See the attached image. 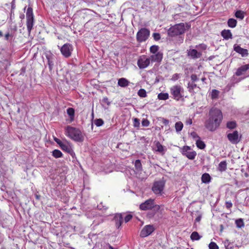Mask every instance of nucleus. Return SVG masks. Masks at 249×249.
Here are the masks:
<instances>
[{
	"mask_svg": "<svg viewBox=\"0 0 249 249\" xmlns=\"http://www.w3.org/2000/svg\"><path fill=\"white\" fill-rule=\"evenodd\" d=\"M103 100V102L107 104V105H109L110 104V102H109L108 99L107 97H104Z\"/></svg>",
	"mask_w": 249,
	"mask_h": 249,
	"instance_id": "nucleus-55",
	"label": "nucleus"
},
{
	"mask_svg": "<svg viewBox=\"0 0 249 249\" xmlns=\"http://www.w3.org/2000/svg\"><path fill=\"white\" fill-rule=\"evenodd\" d=\"M227 162L225 160L222 161L218 164V170L221 172H224L227 169Z\"/></svg>",
	"mask_w": 249,
	"mask_h": 249,
	"instance_id": "nucleus-22",
	"label": "nucleus"
},
{
	"mask_svg": "<svg viewBox=\"0 0 249 249\" xmlns=\"http://www.w3.org/2000/svg\"><path fill=\"white\" fill-rule=\"evenodd\" d=\"M191 78L193 82L196 81L198 80L197 75L196 74H192L191 76Z\"/></svg>",
	"mask_w": 249,
	"mask_h": 249,
	"instance_id": "nucleus-49",
	"label": "nucleus"
},
{
	"mask_svg": "<svg viewBox=\"0 0 249 249\" xmlns=\"http://www.w3.org/2000/svg\"><path fill=\"white\" fill-rule=\"evenodd\" d=\"M170 93L172 95V98L179 101L184 97V89L180 85H175L170 88Z\"/></svg>",
	"mask_w": 249,
	"mask_h": 249,
	"instance_id": "nucleus-5",
	"label": "nucleus"
},
{
	"mask_svg": "<svg viewBox=\"0 0 249 249\" xmlns=\"http://www.w3.org/2000/svg\"><path fill=\"white\" fill-rule=\"evenodd\" d=\"M134 165L135 169L137 171L139 172L142 171V165L140 160H135Z\"/></svg>",
	"mask_w": 249,
	"mask_h": 249,
	"instance_id": "nucleus-27",
	"label": "nucleus"
},
{
	"mask_svg": "<svg viewBox=\"0 0 249 249\" xmlns=\"http://www.w3.org/2000/svg\"><path fill=\"white\" fill-rule=\"evenodd\" d=\"M247 71V69L246 68L245 65L242 66L241 67H239L237 69L235 74L237 76H240L242 74H243L245 72H246Z\"/></svg>",
	"mask_w": 249,
	"mask_h": 249,
	"instance_id": "nucleus-25",
	"label": "nucleus"
},
{
	"mask_svg": "<svg viewBox=\"0 0 249 249\" xmlns=\"http://www.w3.org/2000/svg\"><path fill=\"white\" fill-rule=\"evenodd\" d=\"M232 206V203L231 201H227L226 202V206L228 209H230Z\"/></svg>",
	"mask_w": 249,
	"mask_h": 249,
	"instance_id": "nucleus-50",
	"label": "nucleus"
},
{
	"mask_svg": "<svg viewBox=\"0 0 249 249\" xmlns=\"http://www.w3.org/2000/svg\"><path fill=\"white\" fill-rule=\"evenodd\" d=\"M222 119L221 111L216 107H213L209 112V118L205 122V126L209 131H214L220 125Z\"/></svg>",
	"mask_w": 249,
	"mask_h": 249,
	"instance_id": "nucleus-1",
	"label": "nucleus"
},
{
	"mask_svg": "<svg viewBox=\"0 0 249 249\" xmlns=\"http://www.w3.org/2000/svg\"><path fill=\"white\" fill-rule=\"evenodd\" d=\"M150 62H151L149 57L142 55L138 59L137 65L140 69H144L150 65Z\"/></svg>",
	"mask_w": 249,
	"mask_h": 249,
	"instance_id": "nucleus-13",
	"label": "nucleus"
},
{
	"mask_svg": "<svg viewBox=\"0 0 249 249\" xmlns=\"http://www.w3.org/2000/svg\"><path fill=\"white\" fill-rule=\"evenodd\" d=\"M3 36V33L2 32L0 31V38Z\"/></svg>",
	"mask_w": 249,
	"mask_h": 249,
	"instance_id": "nucleus-60",
	"label": "nucleus"
},
{
	"mask_svg": "<svg viewBox=\"0 0 249 249\" xmlns=\"http://www.w3.org/2000/svg\"><path fill=\"white\" fill-rule=\"evenodd\" d=\"M201 237L202 236L197 231H193L190 235V238L192 241L199 240Z\"/></svg>",
	"mask_w": 249,
	"mask_h": 249,
	"instance_id": "nucleus-23",
	"label": "nucleus"
},
{
	"mask_svg": "<svg viewBox=\"0 0 249 249\" xmlns=\"http://www.w3.org/2000/svg\"><path fill=\"white\" fill-rule=\"evenodd\" d=\"M140 120L138 118H134L133 119V125L135 127H139L140 126Z\"/></svg>",
	"mask_w": 249,
	"mask_h": 249,
	"instance_id": "nucleus-43",
	"label": "nucleus"
},
{
	"mask_svg": "<svg viewBox=\"0 0 249 249\" xmlns=\"http://www.w3.org/2000/svg\"><path fill=\"white\" fill-rule=\"evenodd\" d=\"M54 141L59 145V146L63 143V142H62L61 140L56 138H54Z\"/></svg>",
	"mask_w": 249,
	"mask_h": 249,
	"instance_id": "nucleus-52",
	"label": "nucleus"
},
{
	"mask_svg": "<svg viewBox=\"0 0 249 249\" xmlns=\"http://www.w3.org/2000/svg\"><path fill=\"white\" fill-rule=\"evenodd\" d=\"M60 147L65 151L69 152L71 151L70 147L68 144L63 142L60 145Z\"/></svg>",
	"mask_w": 249,
	"mask_h": 249,
	"instance_id": "nucleus-39",
	"label": "nucleus"
},
{
	"mask_svg": "<svg viewBox=\"0 0 249 249\" xmlns=\"http://www.w3.org/2000/svg\"><path fill=\"white\" fill-rule=\"evenodd\" d=\"M46 58L47 59V64L49 66V70L51 71L53 70V61L52 59V57L51 55H46Z\"/></svg>",
	"mask_w": 249,
	"mask_h": 249,
	"instance_id": "nucleus-24",
	"label": "nucleus"
},
{
	"mask_svg": "<svg viewBox=\"0 0 249 249\" xmlns=\"http://www.w3.org/2000/svg\"><path fill=\"white\" fill-rule=\"evenodd\" d=\"M165 186V181L163 180H159L155 181L152 187V190L153 193L158 196H161Z\"/></svg>",
	"mask_w": 249,
	"mask_h": 249,
	"instance_id": "nucleus-7",
	"label": "nucleus"
},
{
	"mask_svg": "<svg viewBox=\"0 0 249 249\" xmlns=\"http://www.w3.org/2000/svg\"><path fill=\"white\" fill-rule=\"evenodd\" d=\"M191 136L194 139L197 138L198 139H199V138H200L196 132L192 133Z\"/></svg>",
	"mask_w": 249,
	"mask_h": 249,
	"instance_id": "nucleus-54",
	"label": "nucleus"
},
{
	"mask_svg": "<svg viewBox=\"0 0 249 249\" xmlns=\"http://www.w3.org/2000/svg\"><path fill=\"white\" fill-rule=\"evenodd\" d=\"M138 95L141 97H146L147 96V94L146 90L143 89H141L138 91Z\"/></svg>",
	"mask_w": 249,
	"mask_h": 249,
	"instance_id": "nucleus-36",
	"label": "nucleus"
},
{
	"mask_svg": "<svg viewBox=\"0 0 249 249\" xmlns=\"http://www.w3.org/2000/svg\"><path fill=\"white\" fill-rule=\"evenodd\" d=\"M201 219V216L198 215L195 219L196 222H199Z\"/></svg>",
	"mask_w": 249,
	"mask_h": 249,
	"instance_id": "nucleus-57",
	"label": "nucleus"
},
{
	"mask_svg": "<svg viewBox=\"0 0 249 249\" xmlns=\"http://www.w3.org/2000/svg\"><path fill=\"white\" fill-rule=\"evenodd\" d=\"M179 78V74H178V73H175L174 74L172 77V80H173V81H176L177 80H178Z\"/></svg>",
	"mask_w": 249,
	"mask_h": 249,
	"instance_id": "nucleus-51",
	"label": "nucleus"
},
{
	"mask_svg": "<svg viewBox=\"0 0 249 249\" xmlns=\"http://www.w3.org/2000/svg\"><path fill=\"white\" fill-rule=\"evenodd\" d=\"M235 16L240 19H243L244 18V12L241 10H238L236 12Z\"/></svg>",
	"mask_w": 249,
	"mask_h": 249,
	"instance_id": "nucleus-35",
	"label": "nucleus"
},
{
	"mask_svg": "<svg viewBox=\"0 0 249 249\" xmlns=\"http://www.w3.org/2000/svg\"><path fill=\"white\" fill-rule=\"evenodd\" d=\"M149 124V121L147 119H143L142 121V124L143 126H148Z\"/></svg>",
	"mask_w": 249,
	"mask_h": 249,
	"instance_id": "nucleus-45",
	"label": "nucleus"
},
{
	"mask_svg": "<svg viewBox=\"0 0 249 249\" xmlns=\"http://www.w3.org/2000/svg\"><path fill=\"white\" fill-rule=\"evenodd\" d=\"M159 47L158 46L153 45L150 48V53H161V52L159 51Z\"/></svg>",
	"mask_w": 249,
	"mask_h": 249,
	"instance_id": "nucleus-34",
	"label": "nucleus"
},
{
	"mask_svg": "<svg viewBox=\"0 0 249 249\" xmlns=\"http://www.w3.org/2000/svg\"><path fill=\"white\" fill-rule=\"evenodd\" d=\"M68 114L70 116L71 118H73L74 115V110L73 108L69 107L67 110Z\"/></svg>",
	"mask_w": 249,
	"mask_h": 249,
	"instance_id": "nucleus-41",
	"label": "nucleus"
},
{
	"mask_svg": "<svg viewBox=\"0 0 249 249\" xmlns=\"http://www.w3.org/2000/svg\"><path fill=\"white\" fill-rule=\"evenodd\" d=\"M169 120H167V119H163V123L165 124V125H168L169 124Z\"/></svg>",
	"mask_w": 249,
	"mask_h": 249,
	"instance_id": "nucleus-58",
	"label": "nucleus"
},
{
	"mask_svg": "<svg viewBox=\"0 0 249 249\" xmlns=\"http://www.w3.org/2000/svg\"><path fill=\"white\" fill-rule=\"evenodd\" d=\"M158 211H154V210H153L152 212H149L147 214L148 217L149 218H152L153 217L155 214H156V213Z\"/></svg>",
	"mask_w": 249,
	"mask_h": 249,
	"instance_id": "nucleus-48",
	"label": "nucleus"
},
{
	"mask_svg": "<svg viewBox=\"0 0 249 249\" xmlns=\"http://www.w3.org/2000/svg\"><path fill=\"white\" fill-rule=\"evenodd\" d=\"M155 151L158 152L163 155L165 154L166 151V148L165 146H163L159 142H155Z\"/></svg>",
	"mask_w": 249,
	"mask_h": 249,
	"instance_id": "nucleus-16",
	"label": "nucleus"
},
{
	"mask_svg": "<svg viewBox=\"0 0 249 249\" xmlns=\"http://www.w3.org/2000/svg\"><path fill=\"white\" fill-rule=\"evenodd\" d=\"M99 205H101V207H103V205H102V203L100 204Z\"/></svg>",
	"mask_w": 249,
	"mask_h": 249,
	"instance_id": "nucleus-64",
	"label": "nucleus"
},
{
	"mask_svg": "<svg viewBox=\"0 0 249 249\" xmlns=\"http://www.w3.org/2000/svg\"><path fill=\"white\" fill-rule=\"evenodd\" d=\"M26 18L27 29L28 34L30 35L33 29L35 22L33 10L32 8L31 7H29L27 8L26 13Z\"/></svg>",
	"mask_w": 249,
	"mask_h": 249,
	"instance_id": "nucleus-6",
	"label": "nucleus"
},
{
	"mask_svg": "<svg viewBox=\"0 0 249 249\" xmlns=\"http://www.w3.org/2000/svg\"><path fill=\"white\" fill-rule=\"evenodd\" d=\"M206 78L205 77H203L201 78V80L203 81V82H204V81L206 80Z\"/></svg>",
	"mask_w": 249,
	"mask_h": 249,
	"instance_id": "nucleus-61",
	"label": "nucleus"
},
{
	"mask_svg": "<svg viewBox=\"0 0 249 249\" xmlns=\"http://www.w3.org/2000/svg\"><path fill=\"white\" fill-rule=\"evenodd\" d=\"M14 36L13 34H10L9 32H7L6 34H5L4 37L5 39L7 41H10V38H13Z\"/></svg>",
	"mask_w": 249,
	"mask_h": 249,
	"instance_id": "nucleus-44",
	"label": "nucleus"
},
{
	"mask_svg": "<svg viewBox=\"0 0 249 249\" xmlns=\"http://www.w3.org/2000/svg\"><path fill=\"white\" fill-rule=\"evenodd\" d=\"M233 50L237 53L240 54L242 57H247L249 54L248 50L247 49L242 48L237 44H234L233 45Z\"/></svg>",
	"mask_w": 249,
	"mask_h": 249,
	"instance_id": "nucleus-14",
	"label": "nucleus"
},
{
	"mask_svg": "<svg viewBox=\"0 0 249 249\" xmlns=\"http://www.w3.org/2000/svg\"><path fill=\"white\" fill-rule=\"evenodd\" d=\"M245 66L247 70L249 69V63L248 64L245 65Z\"/></svg>",
	"mask_w": 249,
	"mask_h": 249,
	"instance_id": "nucleus-59",
	"label": "nucleus"
},
{
	"mask_svg": "<svg viewBox=\"0 0 249 249\" xmlns=\"http://www.w3.org/2000/svg\"><path fill=\"white\" fill-rule=\"evenodd\" d=\"M129 83L130 82L125 78H121L118 81V86L123 88L128 86Z\"/></svg>",
	"mask_w": 249,
	"mask_h": 249,
	"instance_id": "nucleus-19",
	"label": "nucleus"
},
{
	"mask_svg": "<svg viewBox=\"0 0 249 249\" xmlns=\"http://www.w3.org/2000/svg\"><path fill=\"white\" fill-rule=\"evenodd\" d=\"M219 91L216 89H213L211 92V97L212 99H216L218 97Z\"/></svg>",
	"mask_w": 249,
	"mask_h": 249,
	"instance_id": "nucleus-40",
	"label": "nucleus"
},
{
	"mask_svg": "<svg viewBox=\"0 0 249 249\" xmlns=\"http://www.w3.org/2000/svg\"><path fill=\"white\" fill-rule=\"evenodd\" d=\"M24 17V15H22V16H20V18H22Z\"/></svg>",
	"mask_w": 249,
	"mask_h": 249,
	"instance_id": "nucleus-63",
	"label": "nucleus"
},
{
	"mask_svg": "<svg viewBox=\"0 0 249 249\" xmlns=\"http://www.w3.org/2000/svg\"><path fill=\"white\" fill-rule=\"evenodd\" d=\"M192 124V120L190 118H189L186 121V124Z\"/></svg>",
	"mask_w": 249,
	"mask_h": 249,
	"instance_id": "nucleus-56",
	"label": "nucleus"
},
{
	"mask_svg": "<svg viewBox=\"0 0 249 249\" xmlns=\"http://www.w3.org/2000/svg\"><path fill=\"white\" fill-rule=\"evenodd\" d=\"M150 35V31L145 28H141L137 33L136 39L138 42L145 41L148 39Z\"/></svg>",
	"mask_w": 249,
	"mask_h": 249,
	"instance_id": "nucleus-8",
	"label": "nucleus"
},
{
	"mask_svg": "<svg viewBox=\"0 0 249 249\" xmlns=\"http://www.w3.org/2000/svg\"><path fill=\"white\" fill-rule=\"evenodd\" d=\"M132 218V215L130 214H127L125 217H124V221L125 223H127L128 222V221H129Z\"/></svg>",
	"mask_w": 249,
	"mask_h": 249,
	"instance_id": "nucleus-47",
	"label": "nucleus"
},
{
	"mask_svg": "<svg viewBox=\"0 0 249 249\" xmlns=\"http://www.w3.org/2000/svg\"><path fill=\"white\" fill-rule=\"evenodd\" d=\"M183 124L180 122H178L175 124V129L177 132H180L183 128Z\"/></svg>",
	"mask_w": 249,
	"mask_h": 249,
	"instance_id": "nucleus-28",
	"label": "nucleus"
},
{
	"mask_svg": "<svg viewBox=\"0 0 249 249\" xmlns=\"http://www.w3.org/2000/svg\"><path fill=\"white\" fill-rule=\"evenodd\" d=\"M65 135L73 141L78 142H83L84 135L78 128L68 125L65 128Z\"/></svg>",
	"mask_w": 249,
	"mask_h": 249,
	"instance_id": "nucleus-2",
	"label": "nucleus"
},
{
	"mask_svg": "<svg viewBox=\"0 0 249 249\" xmlns=\"http://www.w3.org/2000/svg\"><path fill=\"white\" fill-rule=\"evenodd\" d=\"M140 209L142 211L154 209V211H159L160 206L155 204L154 199L149 198L140 204Z\"/></svg>",
	"mask_w": 249,
	"mask_h": 249,
	"instance_id": "nucleus-4",
	"label": "nucleus"
},
{
	"mask_svg": "<svg viewBox=\"0 0 249 249\" xmlns=\"http://www.w3.org/2000/svg\"><path fill=\"white\" fill-rule=\"evenodd\" d=\"M97 207H98V209L102 210L103 211H104V210L105 211V210H107V207L106 206H103V207H101V205H98L97 206Z\"/></svg>",
	"mask_w": 249,
	"mask_h": 249,
	"instance_id": "nucleus-53",
	"label": "nucleus"
},
{
	"mask_svg": "<svg viewBox=\"0 0 249 249\" xmlns=\"http://www.w3.org/2000/svg\"><path fill=\"white\" fill-rule=\"evenodd\" d=\"M52 155L55 158L62 157L63 155L62 152L57 149L53 150L52 152Z\"/></svg>",
	"mask_w": 249,
	"mask_h": 249,
	"instance_id": "nucleus-31",
	"label": "nucleus"
},
{
	"mask_svg": "<svg viewBox=\"0 0 249 249\" xmlns=\"http://www.w3.org/2000/svg\"><path fill=\"white\" fill-rule=\"evenodd\" d=\"M123 217L121 213H117L114 217L113 220L115 223L116 226L119 228L123 223Z\"/></svg>",
	"mask_w": 249,
	"mask_h": 249,
	"instance_id": "nucleus-18",
	"label": "nucleus"
},
{
	"mask_svg": "<svg viewBox=\"0 0 249 249\" xmlns=\"http://www.w3.org/2000/svg\"><path fill=\"white\" fill-rule=\"evenodd\" d=\"M235 224L237 228H241L245 226L243 219L239 218L235 221Z\"/></svg>",
	"mask_w": 249,
	"mask_h": 249,
	"instance_id": "nucleus-32",
	"label": "nucleus"
},
{
	"mask_svg": "<svg viewBox=\"0 0 249 249\" xmlns=\"http://www.w3.org/2000/svg\"><path fill=\"white\" fill-rule=\"evenodd\" d=\"M245 177H248V174L247 173H245Z\"/></svg>",
	"mask_w": 249,
	"mask_h": 249,
	"instance_id": "nucleus-62",
	"label": "nucleus"
},
{
	"mask_svg": "<svg viewBox=\"0 0 249 249\" xmlns=\"http://www.w3.org/2000/svg\"><path fill=\"white\" fill-rule=\"evenodd\" d=\"M159 100H166L169 98V94L167 93H160L158 95Z\"/></svg>",
	"mask_w": 249,
	"mask_h": 249,
	"instance_id": "nucleus-29",
	"label": "nucleus"
},
{
	"mask_svg": "<svg viewBox=\"0 0 249 249\" xmlns=\"http://www.w3.org/2000/svg\"><path fill=\"white\" fill-rule=\"evenodd\" d=\"M237 21L234 18H230L228 21V25L231 28H234L236 26Z\"/></svg>",
	"mask_w": 249,
	"mask_h": 249,
	"instance_id": "nucleus-33",
	"label": "nucleus"
},
{
	"mask_svg": "<svg viewBox=\"0 0 249 249\" xmlns=\"http://www.w3.org/2000/svg\"><path fill=\"white\" fill-rule=\"evenodd\" d=\"M73 51V47L70 43H66L60 48V51L62 55L66 57H69Z\"/></svg>",
	"mask_w": 249,
	"mask_h": 249,
	"instance_id": "nucleus-10",
	"label": "nucleus"
},
{
	"mask_svg": "<svg viewBox=\"0 0 249 249\" xmlns=\"http://www.w3.org/2000/svg\"><path fill=\"white\" fill-rule=\"evenodd\" d=\"M227 127L229 129H234L236 127L237 124L235 121H229L227 123Z\"/></svg>",
	"mask_w": 249,
	"mask_h": 249,
	"instance_id": "nucleus-30",
	"label": "nucleus"
},
{
	"mask_svg": "<svg viewBox=\"0 0 249 249\" xmlns=\"http://www.w3.org/2000/svg\"><path fill=\"white\" fill-rule=\"evenodd\" d=\"M185 31L184 24L181 23L170 27L168 31V35L170 36H175L183 34Z\"/></svg>",
	"mask_w": 249,
	"mask_h": 249,
	"instance_id": "nucleus-3",
	"label": "nucleus"
},
{
	"mask_svg": "<svg viewBox=\"0 0 249 249\" xmlns=\"http://www.w3.org/2000/svg\"><path fill=\"white\" fill-rule=\"evenodd\" d=\"M182 154L190 160H194L196 156V153L192 150L188 146H184L182 148Z\"/></svg>",
	"mask_w": 249,
	"mask_h": 249,
	"instance_id": "nucleus-12",
	"label": "nucleus"
},
{
	"mask_svg": "<svg viewBox=\"0 0 249 249\" xmlns=\"http://www.w3.org/2000/svg\"><path fill=\"white\" fill-rule=\"evenodd\" d=\"M227 137L228 140L232 144H237L241 139L239 133L237 130L233 131L232 132L227 133Z\"/></svg>",
	"mask_w": 249,
	"mask_h": 249,
	"instance_id": "nucleus-9",
	"label": "nucleus"
},
{
	"mask_svg": "<svg viewBox=\"0 0 249 249\" xmlns=\"http://www.w3.org/2000/svg\"><path fill=\"white\" fill-rule=\"evenodd\" d=\"M196 146L200 149H203L206 147V144L204 142L201 141L200 138H199V139L196 140Z\"/></svg>",
	"mask_w": 249,
	"mask_h": 249,
	"instance_id": "nucleus-26",
	"label": "nucleus"
},
{
	"mask_svg": "<svg viewBox=\"0 0 249 249\" xmlns=\"http://www.w3.org/2000/svg\"><path fill=\"white\" fill-rule=\"evenodd\" d=\"M196 87V85L193 83H189L188 84V90L190 92H194V89Z\"/></svg>",
	"mask_w": 249,
	"mask_h": 249,
	"instance_id": "nucleus-37",
	"label": "nucleus"
},
{
	"mask_svg": "<svg viewBox=\"0 0 249 249\" xmlns=\"http://www.w3.org/2000/svg\"><path fill=\"white\" fill-rule=\"evenodd\" d=\"M211 177L208 173H204L201 176V181L204 183H209L211 181Z\"/></svg>",
	"mask_w": 249,
	"mask_h": 249,
	"instance_id": "nucleus-21",
	"label": "nucleus"
},
{
	"mask_svg": "<svg viewBox=\"0 0 249 249\" xmlns=\"http://www.w3.org/2000/svg\"><path fill=\"white\" fill-rule=\"evenodd\" d=\"M151 62L160 63L163 58L162 53H153L149 57Z\"/></svg>",
	"mask_w": 249,
	"mask_h": 249,
	"instance_id": "nucleus-15",
	"label": "nucleus"
},
{
	"mask_svg": "<svg viewBox=\"0 0 249 249\" xmlns=\"http://www.w3.org/2000/svg\"><path fill=\"white\" fill-rule=\"evenodd\" d=\"M209 249H219L218 246L217 245V244L213 242H211L209 245Z\"/></svg>",
	"mask_w": 249,
	"mask_h": 249,
	"instance_id": "nucleus-42",
	"label": "nucleus"
},
{
	"mask_svg": "<svg viewBox=\"0 0 249 249\" xmlns=\"http://www.w3.org/2000/svg\"><path fill=\"white\" fill-rule=\"evenodd\" d=\"M104 121L102 119H96L94 121V124L97 126H101L104 124Z\"/></svg>",
	"mask_w": 249,
	"mask_h": 249,
	"instance_id": "nucleus-38",
	"label": "nucleus"
},
{
	"mask_svg": "<svg viewBox=\"0 0 249 249\" xmlns=\"http://www.w3.org/2000/svg\"><path fill=\"white\" fill-rule=\"evenodd\" d=\"M221 36L225 39L232 38V34L229 30H224L221 32Z\"/></svg>",
	"mask_w": 249,
	"mask_h": 249,
	"instance_id": "nucleus-20",
	"label": "nucleus"
},
{
	"mask_svg": "<svg viewBox=\"0 0 249 249\" xmlns=\"http://www.w3.org/2000/svg\"><path fill=\"white\" fill-rule=\"evenodd\" d=\"M153 36L156 41H158L160 38V35L159 33H154L153 34Z\"/></svg>",
	"mask_w": 249,
	"mask_h": 249,
	"instance_id": "nucleus-46",
	"label": "nucleus"
},
{
	"mask_svg": "<svg viewBox=\"0 0 249 249\" xmlns=\"http://www.w3.org/2000/svg\"><path fill=\"white\" fill-rule=\"evenodd\" d=\"M156 228L153 225H147L143 227L141 230L140 236L141 237H146L150 235L155 230Z\"/></svg>",
	"mask_w": 249,
	"mask_h": 249,
	"instance_id": "nucleus-11",
	"label": "nucleus"
},
{
	"mask_svg": "<svg viewBox=\"0 0 249 249\" xmlns=\"http://www.w3.org/2000/svg\"><path fill=\"white\" fill-rule=\"evenodd\" d=\"M188 55L193 59H197L200 58L202 54L196 49H190L188 52Z\"/></svg>",
	"mask_w": 249,
	"mask_h": 249,
	"instance_id": "nucleus-17",
	"label": "nucleus"
}]
</instances>
